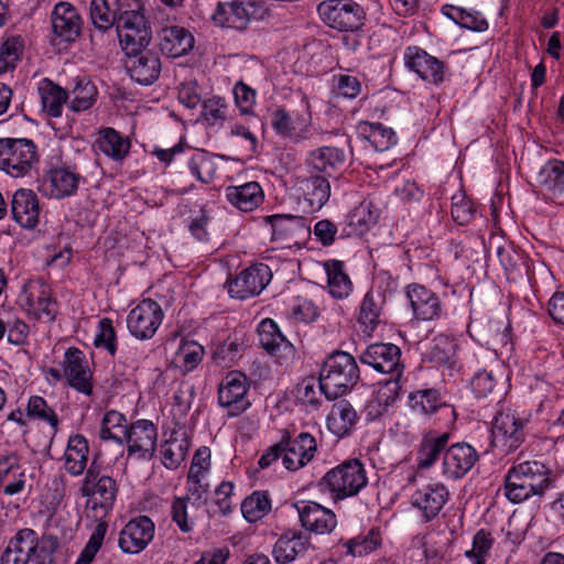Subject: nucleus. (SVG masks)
<instances>
[{"label":"nucleus","instance_id":"09e8293b","mask_svg":"<svg viewBox=\"0 0 564 564\" xmlns=\"http://www.w3.org/2000/svg\"><path fill=\"white\" fill-rule=\"evenodd\" d=\"M370 202H361L354 210L347 215V226L349 230L345 231L347 236L362 235L369 227L377 221V215L371 210Z\"/></svg>","mask_w":564,"mask_h":564},{"label":"nucleus","instance_id":"412c9836","mask_svg":"<svg viewBox=\"0 0 564 564\" xmlns=\"http://www.w3.org/2000/svg\"><path fill=\"white\" fill-rule=\"evenodd\" d=\"M259 344L270 355L275 356L280 364L293 359V345L283 336L274 321L263 319L258 326Z\"/></svg>","mask_w":564,"mask_h":564},{"label":"nucleus","instance_id":"c03bdc74","mask_svg":"<svg viewBox=\"0 0 564 564\" xmlns=\"http://www.w3.org/2000/svg\"><path fill=\"white\" fill-rule=\"evenodd\" d=\"M470 387L477 398L491 394L499 397L505 388L503 376H498L494 370L482 369L473 376Z\"/></svg>","mask_w":564,"mask_h":564},{"label":"nucleus","instance_id":"6e6552de","mask_svg":"<svg viewBox=\"0 0 564 564\" xmlns=\"http://www.w3.org/2000/svg\"><path fill=\"white\" fill-rule=\"evenodd\" d=\"M264 12L262 2L232 0L218 2L210 19L217 26L245 31L252 20L262 19Z\"/></svg>","mask_w":564,"mask_h":564},{"label":"nucleus","instance_id":"5701e85b","mask_svg":"<svg viewBox=\"0 0 564 564\" xmlns=\"http://www.w3.org/2000/svg\"><path fill=\"white\" fill-rule=\"evenodd\" d=\"M347 161L345 150L337 147H322L310 152L306 163L312 173L323 174L326 177L340 173Z\"/></svg>","mask_w":564,"mask_h":564},{"label":"nucleus","instance_id":"f704fd0d","mask_svg":"<svg viewBox=\"0 0 564 564\" xmlns=\"http://www.w3.org/2000/svg\"><path fill=\"white\" fill-rule=\"evenodd\" d=\"M37 93L42 108L47 116L53 118L61 117L64 105L69 99L67 90L54 84L51 79L44 78L39 84Z\"/></svg>","mask_w":564,"mask_h":564},{"label":"nucleus","instance_id":"3c124183","mask_svg":"<svg viewBox=\"0 0 564 564\" xmlns=\"http://www.w3.org/2000/svg\"><path fill=\"white\" fill-rule=\"evenodd\" d=\"M24 48V41L20 35L8 36L0 45V74L15 68Z\"/></svg>","mask_w":564,"mask_h":564},{"label":"nucleus","instance_id":"c9c22d12","mask_svg":"<svg viewBox=\"0 0 564 564\" xmlns=\"http://www.w3.org/2000/svg\"><path fill=\"white\" fill-rule=\"evenodd\" d=\"M226 197L230 204L241 212H251L259 206L263 198L262 188L257 182L226 188Z\"/></svg>","mask_w":564,"mask_h":564},{"label":"nucleus","instance_id":"c85d7f7f","mask_svg":"<svg viewBox=\"0 0 564 564\" xmlns=\"http://www.w3.org/2000/svg\"><path fill=\"white\" fill-rule=\"evenodd\" d=\"M80 175L67 167L51 170L43 180L44 193L53 198L72 196L78 188Z\"/></svg>","mask_w":564,"mask_h":564},{"label":"nucleus","instance_id":"a878e982","mask_svg":"<svg viewBox=\"0 0 564 564\" xmlns=\"http://www.w3.org/2000/svg\"><path fill=\"white\" fill-rule=\"evenodd\" d=\"M405 64L423 80L432 84H440L444 80L443 63L419 47L406 48Z\"/></svg>","mask_w":564,"mask_h":564},{"label":"nucleus","instance_id":"a211bd4d","mask_svg":"<svg viewBox=\"0 0 564 564\" xmlns=\"http://www.w3.org/2000/svg\"><path fill=\"white\" fill-rule=\"evenodd\" d=\"M271 273L268 265L260 264L242 270L228 282L231 297L245 300L258 295L269 283Z\"/></svg>","mask_w":564,"mask_h":564},{"label":"nucleus","instance_id":"37998d69","mask_svg":"<svg viewBox=\"0 0 564 564\" xmlns=\"http://www.w3.org/2000/svg\"><path fill=\"white\" fill-rule=\"evenodd\" d=\"M538 183L556 196L564 192V161L550 160L538 173Z\"/></svg>","mask_w":564,"mask_h":564},{"label":"nucleus","instance_id":"e433bc0d","mask_svg":"<svg viewBox=\"0 0 564 564\" xmlns=\"http://www.w3.org/2000/svg\"><path fill=\"white\" fill-rule=\"evenodd\" d=\"M88 442L82 434L72 435L64 454L65 469L73 476H79L86 468L88 460Z\"/></svg>","mask_w":564,"mask_h":564},{"label":"nucleus","instance_id":"4d7b16f0","mask_svg":"<svg viewBox=\"0 0 564 564\" xmlns=\"http://www.w3.org/2000/svg\"><path fill=\"white\" fill-rule=\"evenodd\" d=\"M381 545V536L378 529L372 528L366 535H359L345 543L347 554L352 556L367 555Z\"/></svg>","mask_w":564,"mask_h":564},{"label":"nucleus","instance_id":"5fc2aeb1","mask_svg":"<svg viewBox=\"0 0 564 564\" xmlns=\"http://www.w3.org/2000/svg\"><path fill=\"white\" fill-rule=\"evenodd\" d=\"M273 130L282 138L294 142L302 140L303 135L297 130L294 118L283 108L275 109L270 116Z\"/></svg>","mask_w":564,"mask_h":564},{"label":"nucleus","instance_id":"58836bf2","mask_svg":"<svg viewBox=\"0 0 564 564\" xmlns=\"http://www.w3.org/2000/svg\"><path fill=\"white\" fill-rule=\"evenodd\" d=\"M67 93L70 97L68 106L74 112L91 108L98 94L94 83L86 76L75 77L72 88Z\"/></svg>","mask_w":564,"mask_h":564},{"label":"nucleus","instance_id":"bb28decb","mask_svg":"<svg viewBox=\"0 0 564 564\" xmlns=\"http://www.w3.org/2000/svg\"><path fill=\"white\" fill-rule=\"evenodd\" d=\"M40 204L37 195L28 188L14 192L11 199L13 219L23 228H34L39 224Z\"/></svg>","mask_w":564,"mask_h":564},{"label":"nucleus","instance_id":"cd10ccee","mask_svg":"<svg viewBox=\"0 0 564 564\" xmlns=\"http://www.w3.org/2000/svg\"><path fill=\"white\" fill-rule=\"evenodd\" d=\"M159 46L162 54L180 57L187 54L194 46V36L183 26H165L159 32Z\"/></svg>","mask_w":564,"mask_h":564},{"label":"nucleus","instance_id":"c756f323","mask_svg":"<svg viewBox=\"0 0 564 564\" xmlns=\"http://www.w3.org/2000/svg\"><path fill=\"white\" fill-rule=\"evenodd\" d=\"M406 294L416 318L432 321L440 316L441 302L431 290L420 284H412L408 286Z\"/></svg>","mask_w":564,"mask_h":564},{"label":"nucleus","instance_id":"f257e3e1","mask_svg":"<svg viewBox=\"0 0 564 564\" xmlns=\"http://www.w3.org/2000/svg\"><path fill=\"white\" fill-rule=\"evenodd\" d=\"M90 19L94 26L102 32L117 28L120 43L142 44L145 42L149 21L140 9L123 10L120 0H91Z\"/></svg>","mask_w":564,"mask_h":564},{"label":"nucleus","instance_id":"4c0bfd02","mask_svg":"<svg viewBox=\"0 0 564 564\" xmlns=\"http://www.w3.org/2000/svg\"><path fill=\"white\" fill-rule=\"evenodd\" d=\"M449 434L448 433H429L426 434L417 451V466L419 468H430L438 457L448 448Z\"/></svg>","mask_w":564,"mask_h":564},{"label":"nucleus","instance_id":"774afa93","mask_svg":"<svg viewBox=\"0 0 564 564\" xmlns=\"http://www.w3.org/2000/svg\"><path fill=\"white\" fill-rule=\"evenodd\" d=\"M321 393L323 392L319 389V381L316 382L313 377L303 379L296 387L297 399L304 404L313 408H318L321 405Z\"/></svg>","mask_w":564,"mask_h":564},{"label":"nucleus","instance_id":"2f4dec72","mask_svg":"<svg viewBox=\"0 0 564 564\" xmlns=\"http://www.w3.org/2000/svg\"><path fill=\"white\" fill-rule=\"evenodd\" d=\"M308 546V538L300 531L289 530L275 542L272 555L279 564L293 562L299 554L304 553Z\"/></svg>","mask_w":564,"mask_h":564},{"label":"nucleus","instance_id":"338daca9","mask_svg":"<svg viewBox=\"0 0 564 564\" xmlns=\"http://www.w3.org/2000/svg\"><path fill=\"white\" fill-rule=\"evenodd\" d=\"M94 344L97 348H105L111 356H115L117 351V337L110 318L105 317L100 319Z\"/></svg>","mask_w":564,"mask_h":564},{"label":"nucleus","instance_id":"69168bd1","mask_svg":"<svg viewBox=\"0 0 564 564\" xmlns=\"http://www.w3.org/2000/svg\"><path fill=\"white\" fill-rule=\"evenodd\" d=\"M476 209L473 202L465 194H456L452 197L451 214L458 225H467L475 217Z\"/></svg>","mask_w":564,"mask_h":564},{"label":"nucleus","instance_id":"0e129e2a","mask_svg":"<svg viewBox=\"0 0 564 564\" xmlns=\"http://www.w3.org/2000/svg\"><path fill=\"white\" fill-rule=\"evenodd\" d=\"M108 530V524L105 521L99 522L90 535L87 544L79 554L75 564H90L95 558L97 552L100 550L104 539Z\"/></svg>","mask_w":564,"mask_h":564},{"label":"nucleus","instance_id":"f8f14e48","mask_svg":"<svg viewBox=\"0 0 564 564\" xmlns=\"http://www.w3.org/2000/svg\"><path fill=\"white\" fill-rule=\"evenodd\" d=\"M280 444H283L282 464L291 471L307 465L317 451L316 440L306 432L291 438L289 432L284 431Z\"/></svg>","mask_w":564,"mask_h":564},{"label":"nucleus","instance_id":"a19ab883","mask_svg":"<svg viewBox=\"0 0 564 564\" xmlns=\"http://www.w3.org/2000/svg\"><path fill=\"white\" fill-rule=\"evenodd\" d=\"M96 144L102 153L115 161L123 160L130 150L129 139L122 137L113 128L100 130Z\"/></svg>","mask_w":564,"mask_h":564},{"label":"nucleus","instance_id":"ea45409f","mask_svg":"<svg viewBox=\"0 0 564 564\" xmlns=\"http://www.w3.org/2000/svg\"><path fill=\"white\" fill-rule=\"evenodd\" d=\"M476 327L479 340L490 349L497 350L510 344V326L502 321L488 319Z\"/></svg>","mask_w":564,"mask_h":564},{"label":"nucleus","instance_id":"79ce46f5","mask_svg":"<svg viewBox=\"0 0 564 564\" xmlns=\"http://www.w3.org/2000/svg\"><path fill=\"white\" fill-rule=\"evenodd\" d=\"M344 267V262L339 260L325 262L329 293L335 299H345L352 290V283L345 272Z\"/></svg>","mask_w":564,"mask_h":564},{"label":"nucleus","instance_id":"39448f33","mask_svg":"<svg viewBox=\"0 0 564 564\" xmlns=\"http://www.w3.org/2000/svg\"><path fill=\"white\" fill-rule=\"evenodd\" d=\"M147 40L144 43H120L126 52V68L131 79L142 86H150L155 83L161 74L162 64L158 52L148 50L152 36L151 26L147 24Z\"/></svg>","mask_w":564,"mask_h":564},{"label":"nucleus","instance_id":"49530a36","mask_svg":"<svg viewBox=\"0 0 564 564\" xmlns=\"http://www.w3.org/2000/svg\"><path fill=\"white\" fill-rule=\"evenodd\" d=\"M442 13L462 28L482 32L488 29V22L479 12L466 11L452 4L442 7Z\"/></svg>","mask_w":564,"mask_h":564},{"label":"nucleus","instance_id":"72a5a7b5","mask_svg":"<svg viewBox=\"0 0 564 564\" xmlns=\"http://www.w3.org/2000/svg\"><path fill=\"white\" fill-rule=\"evenodd\" d=\"M358 421L356 410L347 400H340L332 408L327 416V429L336 436L348 435Z\"/></svg>","mask_w":564,"mask_h":564},{"label":"nucleus","instance_id":"e2e57ef3","mask_svg":"<svg viewBox=\"0 0 564 564\" xmlns=\"http://www.w3.org/2000/svg\"><path fill=\"white\" fill-rule=\"evenodd\" d=\"M456 345L447 336H438L433 340L429 358L438 366H451L455 356Z\"/></svg>","mask_w":564,"mask_h":564},{"label":"nucleus","instance_id":"680f3d73","mask_svg":"<svg viewBox=\"0 0 564 564\" xmlns=\"http://www.w3.org/2000/svg\"><path fill=\"white\" fill-rule=\"evenodd\" d=\"M91 495L98 500L104 509H110L117 497L118 486L116 480L110 476H101L97 482L93 485Z\"/></svg>","mask_w":564,"mask_h":564},{"label":"nucleus","instance_id":"393cba45","mask_svg":"<svg viewBox=\"0 0 564 564\" xmlns=\"http://www.w3.org/2000/svg\"><path fill=\"white\" fill-rule=\"evenodd\" d=\"M409 404L413 411L424 415L438 414L440 420L455 417L454 408L444 401L436 389H422L410 393Z\"/></svg>","mask_w":564,"mask_h":564},{"label":"nucleus","instance_id":"aec40b11","mask_svg":"<svg viewBox=\"0 0 564 564\" xmlns=\"http://www.w3.org/2000/svg\"><path fill=\"white\" fill-rule=\"evenodd\" d=\"M63 368L64 377L70 387L86 395L93 393L91 372L80 349L70 347L66 350Z\"/></svg>","mask_w":564,"mask_h":564},{"label":"nucleus","instance_id":"13d9d810","mask_svg":"<svg viewBox=\"0 0 564 564\" xmlns=\"http://www.w3.org/2000/svg\"><path fill=\"white\" fill-rule=\"evenodd\" d=\"M26 415L30 419L47 422L54 431H57L58 416L44 398L39 395L31 397L26 405Z\"/></svg>","mask_w":564,"mask_h":564},{"label":"nucleus","instance_id":"20e7f679","mask_svg":"<svg viewBox=\"0 0 564 564\" xmlns=\"http://www.w3.org/2000/svg\"><path fill=\"white\" fill-rule=\"evenodd\" d=\"M368 478L364 464L359 459H348L328 470L317 482L323 494H328L337 503L356 496L366 487Z\"/></svg>","mask_w":564,"mask_h":564},{"label":"nucleus","instance_id":"b1692460","mask_svg":"<svg viewBox=\"0 0 564 564\" xmlns=\"http://www.w3.org/2000/svg\"><path fill=\"white\" fill-rule=\"evenodd\" d=\"M448 497L449 492L443 484H429L412 495V506L417 508L429 522L437 517Z\"/></svg>","mask_w":564,"mask_h":564},{"label":"nucleus","instance_id":"9b49d317","mask_svg":"<svg viewBox=\"0 0 564 564\" xmlns=\"http://www.w3.org/2000/svg\"><path fill=\"white\" fill-rule=\"evenodd\" d=\"M163 316L161 306L155 301L148 299L129 312L127 325L132 336L139 339H150L156 333Z\"/></svg>","mask_w":564,"mask_h":564},{"label":"nucleus","instance_id":"7ed1b4c3","mask_svg":"<svg viewBox=\"0 0 564 564\" xmlns=\"http://www.w3.org/2000/svg\"><path fill=\"white\" fill-rule=\"evenodd\" d=\"M359 378L355 358L346 351L336 350L323 364L319 389L327 400H335L351 391Z\"/></svg>","mask_w":564,"mask_h":564},{"label":"nucleus","instance_id":"6ab92c4d","mask_svg":"<svg viewBox=\"0 0 564 564\" xmlns=\"http://www.w3.org/2000/svg\"><path fill=\"white\" fill-rule=\"evenodd\" d=\"M154 536V523L145 516L130 520L120 532L119 546L124 553L143 551Z\"/></svg>","mask_w":564,"mask_h":564},{"label":"nucleus","instance_id":"a18cd8bd","mask_svg":"<svg viewBox=\"0 0 564 564\" xmlns=\"http://www.w3.org/2000/svg\"><path fill=\"white\" fill-rule=\"evenodd\" d=\"M384 297L380 292L366 293L359 311L358 322L365 326V330L372 332L379 324Z\"/></svg>","mask_w":564,"mask_h":564},{"label":"nucleus","instance_id":"ddd939ff","mask_svg":"<svg viewBox=\"0 0 564 564\" xmlns=\"http://www.w3.org/2000/svg\"><path fill=\"white\" fill-rule=\"evenodd\" d=\"M247 391V377L240 371H230L219 384L218 403L228 410L230 416H236L246 411L250 405L246 398Z\"/></svg>","mask_w":564,"mask_h":564},{"label":"nucleus","instance_id":"4468645a","mask_svg":"<svg viewBox=\"0 0 564 564\" xmlns=\"http://www.w3.org/2000/svg\"><path fill=\"white\" fill-rule=\"evenodd\" d=\"M401 349L393 344H372L361 354L360 361L372 367L378 372L394 376V384L402 375L403 365L400 362Z\"/></svg>","mask_w":564,"mask_h":564},{"label":"nucleus","instance_id":"6e6d98bb","mask_svg":"<svg viewBox=\"0 0 564 564\" xmlns=\"http://www.w3.org/2000/svg\"><path fill=\"white\" fill-rule=\"evenodd\" d=\"M204 348L195 341L182 343L175 354L174 362L184 371L189 372L198 366Z\"/></svg>","mask_w":564,"mask_h":564},{"label":"nucleus","instance_id":"f03ea898","mask_svg":"<svg viewBox=\"0 0 564 564\" xmlns=\"http://www.w3.org/2000/svg\"><path fill=\"white\" fill-rule=\"evenodd\" d=\"M551 469L538 460H527L512 466L505 478V496L512 503H520L533 496H543L553 487Z\"/></svg>","mask_w":564,"mask_h":564},{"label":"nucleus","instance_id":"f3484780","mask_svg":"<svg viewBox=\"0 0 564 564\" xmlns=\"http://www.w3.org/2000/svg\"><path fill=\"white\" fill-rule=\"evenodd\" d=\"M301 525L315 534H329L337 527V518L333 510L315 501L294 503Z\"/></svg>","mask_w":564,"mask_h":564},{"label":"nucleus","instance_id":"4be33fe9","mask_svg":"<svg viewBox=\"0 0 564 564\" xmlns=\"http://www.w3.org/2000/svg\"><path fill=\"white\" fill-rule=\"evenodd\" d=\"M52 29L65 42H74L82 32V18L69 2H58L51 14Z\"/></svg>","mask_w":564,"mask_h":564},{"label":"nucleus","instance_id":"423d86ee","mask_svg":"<svg viewBox=\"0 0 564 564\" xmlns=\"http://www.w3.org/2000/svg\"><path fill=\"white\" fill-rule=\"evenodd\" d=\"M529 420L514 409L501 406L494 416L491 443L503 452L518 449L525 441Z\"/></svg>","mask_w":564,"mask_h":564},{"label":"nucleus","instance_id":"0eeeda50","mask_svg":"<svg viewBox=\"0 0 564 564\" xmlns=\"http://www.w3.org/2000/svg\"><path fill=\"white\" fill-rule=\"evenodd\" d=\"M37 162L36 145L29 139H0V170L13 177H22Z\"/></svg>","mask_w":564,"mask_h":564},{"label":"nucleus","instance_id":"de8ad7c7","mask_svg":"<svg viewBox=\"0 0 564 564\" xmlns=\"http://www.w3.org/2000/svg\"><path fill=\"white\" fill-rule=\"evenodd\" d=\"M187 165L191 174L203 184H209L215 178L217 166L214 158L207 151H194Z\"/></svg>","mask_w":564,"mask_h":564},{"label":"nucleus","instance_id":"473e14b6","mask_svg":"<svg viewBox=\"0 0 564 564\" xmlns=\"http://www.w3.org/2000/svg\"><path fill=\"white\" fill-rule=\"evenodd\" d=\"M300 188L312 210H319L329 199L330 184L328 177L318 173L300 181Z\"/></svg>","mask_w":564,"mask_h":564},{"label":"nucleus","instance_id":"864d4df0","mask_svg":"<svg viewBox=\"0 0 564 564\" xmlns=\"http://www.w3.org/2000/svg\"><path fill=\"white\" fill-rule=\"evenodd\" d=\"M271 510V500L265 492L256 491L241 503V512L247 521L256 522Z\"/></svg>","mask_w":564,"mask_h":564},{"label":"nucleus","instance_id":"2eb2a0df","mask_svg":"<svg viewBox=\"0 0 564 564\" xmlns=\"http://www.w3.org/2000/svg\"><path fill=\"white\" fill-rule=\"evenodd\" d=\"M156 441L158 429L149 420L131 423L123 434L128 455H137L139 458H151L155 452Z\"/></svg>","mask_w":564,"mask_h":564},{"label":"nucleus","instance_id":"603ef678","mask_svg":"<svg viewBox=\"0 0 564 564\" xmlns=\"http://www.w3.org/2000/svg\"><path fill=\"white\" fill-rule=\"evenodd\" d=\"M361 130L376 151L383 152L397 142L394 131L379 122L365 123Z\"/></svg>","mask_w":564,"mask_h":564},{"label":"nucleus","instance_id":"052dcab7","mask_svg":"<svg viewBox=\"0 0 564 564\" xmlns=\"http://www.w3.org/2000/svg\"><path fill=\"white\" fill-rule=\"evenodd\" d=\"M494 544V538L489 531L484 529L476 532L473 539V547L465 552L466 557L474 561V564H486V560Z\"/></svg>","mask_w":564,"mask_h":564},{"label":"nucleus","instance_id":"7c9ffc66","mask_svg":"<svg viewBox=\"0 0 564 564\" xmlns=\"http://www.w3.org/2000/svg\"><path fill=\"white\" fill-rule=\"evenodd\" d=\"M34 541V530H19L8 542L1 556V564H28L32 560L31 544Z\"/></svg>","mask_w":564,"mask_h":564},{"label":"nucleus","instance_id":"9d476101","mask_svg":"<svg viewBox=\"0 0 564 564\" xmlns=\"http://www.w3.org/2000/svg\"><path fill=\"white\" fill-rule=\"evenodd\" d=\"M264 219L271 226L272 241L280 242L285 247L302 243L312 232L310 225L301 216L274 214Z\"/></svg>","mask_w":564,"mask_h":564},{"label":"nucleus","instance_id":"bf43d9fd","mask_svg":"<svg viewBox=\"0 0 564 564\" xmlns=\"http://www.w3.org/2000/svg\"><path fill=\"white\" fill-rule=\"evenodd\" d=\"M188 443L186 440L178 442L175 437L161 445L162 463L166 468H176L186 457Z\"/></svg>","mask_w":564,"mask_h":564},{"label":"nucleus","instance_id":"8fccbe9b","mask_svg":"<svg viewBox=\"0 0 564 564\" xmlns=\"http://www.w3.org/2000/svg\"><path fill=\"white\" fill-rule=\"evenodd\" d=\"M59 546L58 539L51 534H43L41 538L34 531V541H32V561L35 564H54L55 552Z\"/></svg>","mask_w":564,"mask_h":564},{"label":"nucleus","instance_id":"dca6fc26","mask_svg":"<svg viewBox=\"0 0 564 564\" xmlns=\"http://www.w3.org/2000/svg\"><path fill=\"white\" fill-rule=\"evenodd\" d=\"M478 459L477 451L468 443L453 444L444 452L442 474L446 479H460L475 466Z\"/></svg>","mask_w":564,"mask_h":564},{"label":"nucleus","instance_id":"1a4fd4ad","mask_svg":"<svg viewBox=\"0 0 564 564\" xmlns=\"http://www.w3.org/2000/svg\"><path fill=\"white\" fill-rule=\"evenodd\" d=\"M317 12L326 24L341 32L357 31L364 25L366 17L360 4L347 0L323 1Z\"/></svg>","mask_w":564,"mask_h":564}]
</instances>
